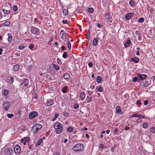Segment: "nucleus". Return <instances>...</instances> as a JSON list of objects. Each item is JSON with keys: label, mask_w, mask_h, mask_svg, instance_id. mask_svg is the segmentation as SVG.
Listing matches in <instances>:
<instances>
[{"label": "nucleus", "mask_w": 155, "mask_h": 155, "mask_svg": "<svg viewBox=\"0 0 155 155\" xmlns=\"http://www.w3.org/2000/svg\"><path fill=\"white\" fill-rule=\"evenodd\" d=\"M21 143H23L24 145H25L26 144V142L25 140H24L23 138L21 140Z\"/></svg>", "instance_id": "nucleus-45"}, {"label": "nucleus", "mask_w": 155, "mask_h": 155, "mask_svg": "<svg viewBox=\"0 0 155 155\" xmlns=\"http://www.w3.org/2000/svg\"><path fill=\"white\" fill-rule=\"evenodd\" d=\"M136 104L138 105H140L141 104L140 101L139 100H137L136 102Z\"/></svg>", "instance_id": "nucleus-57"}, {"label": "nucleus", "mask_w": 155, "mask_h": 155, "mask_svg": "<svg viewBox=\"0 0 155 155\" xmlns=\"http://www.w3.org/2000/svg\"><path fill=\"white\" fill-rule=\"evenodd\" d=\"M131 41L130 40H127L125 42L124 46L125 48H127L129 47V45L130 44Z\"/></svg>", "instance_id": "nucleus-20"}, {"label": "nucleus", "mask_w": 155, "mask_h": 155, "mask_svg": "<svg viewBox=\"0 0 155 155\" xmlns=\"http://www.w3.org/2000/svg\"><path fill=\"white\" fill-rule=\"evenodd\" d=\"M53 66L55 69L57 71L59 70L60 69L59 67L57 65L54 64L53 65Z\"/></svg>", "instance_id": "nucleus-33"}, {"label": "nucleus", "mask_w": 155, "mask_h": 155, "mask_svg": "<svg viewBox=\"0 0 155 155\" xmlns=\"http://www.w3.org/2000/svg\"><path fill=\"white\" fill-rule=\"evenodd\" d=\"M9 93V91L7 89H4L2 92V95L4 96H6V98H7V96Z\"/></svg>", "instance_id": "nucleus-14"}, {"label": "nucleus", "mask_w": 155, "mask_h": 155, "mask_svg": "<svg viewBox=\"0 0 155 155\" xmlns=\"http://www.w3.org/2000/svg\"><path fill=\"white\" fill-rule=\"evenodd\" d=\"M70 77V74L68 73H65L63 76L64 78L66 80L68 79Z\"/></svg>", "instance_id": "nucleus-22"}, {"label": "nucleus", "mask_w": 155, "mask_h": 155, "mask_svg": "<svg viewBox=\"0 0 155 155\" xmlns=\"http://www.w3.org/2000/svg\"><path fill=\"white\" fill-rule=\"evenodd\" d=\"M62 12L63 13L65 14V15H67L68 13V10L66 9H63Z\"/></svg>", "instance_id": "nucleus-38"}, {"label": "nucleus", "mask_w": 155, "mask_h": 155, "mask_svg": "<svg viewBox=\"0 0 155 155\" xmlns=\"http://www.w3.org/2000/svg\"><path fill=\"white\" fill-rule=\"evenodd\" d=\"M45 137H43L42 138L40 139L35 144V146L38 147L40 145L41 142L43 140H45Z\"/></svg>", "instance_id": "nucleus-13"}, {"label": "nucleus", "mask_w": 155, "mask_h": 155, "mask_svg": "<svg viewBox=\"0 0 155 155\" xmlns=\"http://www.w3.org/2000/svg\"><path fill=\"white\" fill-rule=\"evenodd\" d=\"M116 113H119L121 112V110L120 107L119 106H117L116 107Z\"/></svg>", "instance_id": "nucleus-24"}, {"label": "nucleus", "mask_w": 155, "mask_h": 155, "mask_svg": "<svg viewBox=\"0 0 155 155\" xmlns=\"http://www.w3.org/2000/svg\"><path fill=\"white\" fill-rule=\"evenodd\" d=\"M81 130L82 131L84 130H87V128L86 127H84V128L81 129Z\"/></svg>", "instance_id": "nucleus-59"}, {"label": "nucleus", "mask_w": 155, "mask_h": 155, "mask_svg": "<svg viewBox=\"0 0 155 155\" xmlns=\"http://www.w3.org/2000/svg\"><path fill=\"white\" fill-rule=\"evenodd\" d=\"M74 108L75 109H77V108H78L79 107V105L77 104H75L74 105Z\"/></svg>", "instance_id": "nucleus-54"}, {"label": "nucleus", "mask_w": 155, "mask_h": 155, "mask_svg": "<svg viewBox=\"0 0 155 155\" xmlns=\"http://www.w3.org/2000/svg\"><path fill=\"white\" fill-rule=\"evenodd\" d=\"M130 5L131 7H133L134 5V1L131 0L129 2Z\"/></svg>", "instance_id": "nucleus-34"}, {"label": "nucleus", "mask_w": 155, "mask_h": 155, "mask_svg": "<svg viewBox=\"0 0 155 155\" xmlns=\"http://www.w3.org/2000/svg\"><path fill=\"white\" fill-rule=\"evenodd\" d=\"M42 127L40 124H36L32 127V130L34 134H36L38 131Z\"/></svg>", "instance_id": "nucleus-3"}, {"label": "nucleus", "mask_w": 155, "mask_h": 155, "mask_svg": "<svg viewBox=\"0 0 155 155\" xmlns=\"http://www.w3.org/2000/svg\"><path fill=\"white\" fill-rule=\"evenodd\" d=\"M137 76L140 78V80H143L147 77V75L145 74H142L140 75V74H137Z\"/></svg>", "instance_id": "nucleus-15"}, {"label": "nucleus", "mask_w": 155, "mask_h": 155, "mask_svg": "<svg viewBox=\"0 0 155 155\" xmlns=\"http://www.w3.org/2000/svg\"><path fill=\"white\" fill-rule=\"evenodd\" d=\"M130 118H132L133 117H137L139 118H141V114H133L132 116H130Z\"/></svg>", "instance_id": "nucleus-19"}, {"label": "nucleus", "mask_w": 155, "mask_h": 155, "mask_svg": "<svg viewBox=\"0 0 155 155\" xmlns=\"http://www.w3.org/2000/svg\"><path fill=\"white\" fill-rule=\"evenodd\" d=\"M136 121L137 122L140 123L142 122V120L141 118H139Z\"/></svg>", "instance_id": "nucleus-49"}, {"label": "nucleus", "mask_w": 155, "mask_h": 155, "mask_svg": "<svg viewBox=\"0 0 155 155\" xmlns=\"http://www.w3.org/2000/svg\"><path fill=\"white\" fill-rule=\"evenodd\" d=\"M101 78L100 76H97V82L98 83H100L101 81Z\"/></svg>", "instance_id": "nucleus-31"}, {"label": "nucleus", "mask_w": 155, "mask_h": 155, "mask_svg": "<svg viewBox=\"0 0 155 155\" xmlns=\"http://www.w3.org/2000/svg\"><path fill=\"white\" fill-rule=\"evenodd\" d=\"M12 9L14 11H17L18 9L17 6L16 5H14Z\"/></svg>", "instance_id": "nucleus-40"}, {"label": "nucleus", "mask_w": 155, "mask_h": 155, "mask_svg": "<svg viewBox=\"0 0 155 155\" xmlns=\"http://www.w3.org/2000/svg\"><path fill=\"white\" fill-rule=\"evenodd\" d=\"M129 129H130V127H128L127 126L125 128V130H128Z\"/></svg>", "instance_id": "nucleus-64"}, {"label": "nucleus", "mask_w": 155, "mask_h": 155, "mask_svg": "<svg viewBox=\"0 0 155 155\" xmlns=\"http://www.w3.org/2000/svg\"><path fill=\"white\" fill-rule=\"evenodd\" d=\"M131 61H132L134 62L135 63H137L139 61V59L137 57H134L131 58Z\"/></svg>", "instance_id": "nucleus-17"}, {"label": "nucleus", "mask_w": 155, "mask_h": 155, "mask_svg": "<svg viewBox=\"0 0 155 155\" xmlns=\"http://www.w3.org/2000/svg\"><path fill=\"white\" fill-rule=\"evenodd\" d=\"M111 18V15H110V14L109 12H107L106 14V15L105 16V18L106 19H110Z\"/></svg>", "instance_id": "nucleus-23"}, {"label": "nucleus", "mask_w": 155, "mask_h": 155, "mask_svg": "<svg viewBox=\"0 0 155 155\" xmlns=\"http://www.w3.org/2000/svg\"><path fill=\"white\" fill-rule=\"evenodd\" d=\"M68 54L66 52H64L63 54V57L64 58H66L68 57Z\"/></svg>", "instance_id": "nucleus-35"}, {"label": "nucleus", "mask_w": 155, "mask_h": 155, "mask_svg": "<svg viewBox=\"0 0 155 155\" xmlns=\"http://www.w3.org/2000/svg\"><path fill=\"white\" fill-rule=\"evenodd\" d=\"M148 103V100H146L144 101L143 104L144 105H147Z\"/></svg>", "instance_id": "nucleus-53"}, {"label": "nucleus", "mask_w": 155, "mask_h": 155, "mask_svg": "<svg viewBox=\"0 0 155 155\" xmlns=\"http://www.w3.org/2000/svg\"><path fill=\"white\" fill-rule=\"evenodd\" d=\"M29 80L28 79H24L22 83L20 85V86L22 87H26L28 84Z\"/></svg>", "instance_id": "nucleus-8"}, {"label": "nucleus", "mask_w": 155, "mask_h": 155, "mask_svg": "<svg viewBox=\"0 0 155 155\" xmlns=\"http://www.w3.org/2000/svg\"><path fill=\"white\" fill-rule=\"evenodd\" d=\"M68 47L69 49H71V44L70 42H68Z\"/></svg>", "instance_id": "nucleus-51"}, {"label": "nucleus", "mask_w": 155, "mask_h": 155, "mask_svg": "<svg viewBox=\"0 0 155 155\" xmlns=\"http://www.w3.org/2000/svg\"><path fill=\"white\" fill-rule=\"evenodd\" d=\"M60 33V35L61 34V38L62 39H63L64 40L66 38V34L63 31H62V30H61Z\"/></svg>", "instance_id": "nucleus-18"}, {"label": "nucleus", "mask_w": 155, "mask_h": 155, "mask_svg": "<svg viewBox=\"0 0 155 155\" xmlns=\"http://www.w3.org/2000/svg\"><path fill=\"white\" fill-rule=\"evenodd\" d=\"M13 114H7V116L9 118H11L13 117Z\"/></svg>", "instance_id": "nucleus-44"}, {"label": "nucleus", "mask_w": 155, "mask_h": 155, "mask_svg": "<svg viewBox=\"0 0 155 155\" xmlns=\"http://www.w3.org/2000/svg\"><path fill=\"white\" fill-rule=\"evenodd\" d=\"M57 62L59 64H61L62 63L61 61L58 58L57 59Z\"/></svg>", "instance_id": "nucleus-52"}, {"label": "nucleus", "mask_w": 155, "mask_h": 155, "mask_svg": "<svg viewBox=\"0 0 155 155\" xmlns=\"http://www.w3.org/2000/svg\"><path fill=\"white\" fill-rule=\"evenodd\" d=\"M88 65L90 68H91L93 67V64L92 62H89L88 64Z\"/></svg>", "instance_id": "nucleus-55"}, {"label": "nucleus", "mask_w": 155, "mask_h": 155, "mask_svg": "<svg viewBox=\"0 0 155 155\" xmlns=\"http://www.w3.org/2000/svg\"><path fill=\"white\" fill-rule=\"evenodd\" d=\"M20 67L18 65H15L13 66V69L15 71H18Z\"/></svg>", "instance_id": "nucleus-26"}, {"label": "nucleus", "mask_w": 155, "mask_h": 155, "mask_svg": "<svg viewBox=\"0 0 155 155\" xmlns=\"http://www.w3.org/2000/svg\"><path fill=\"white\" fill-rule=\"evenodd\" d=\"M14 150L15 153L18 154L20 153L21 148L18 145H17L15 146L14 148Z\"/></svg>", "instance_id": "nucleus-7"}, {"label": "nucleus", "mask_w": 155, "mask_h": 155, "mask_svg": "<svg viewBox=\"0 0 155 155\" xmlns=\"http://www.w3.org/2000/svg\"><path fill=\"white\" fill-rule=\"evenodd\" d=\"M12 152V150L11 148L6 149L5 151L6 155H10Z\"/></svg>", "instance_id": "nucleus-10"}, {"label": "nucleus", "mask_w": 155, "mask_h": 155, "mask_svg": "<svg viewBox=\"0 0 155 155\" xmlns=\"http://www.w3.org/2000/svg\"><path fill=\"white\" fill-rule=\"evenodd\" d=\"M84 149V145L81 143L75 144L72 148V150L76 151H81Z\"/></svg>", "instance_id": "nucleus-2"}, {"label": "nucleus", "mask_w": 155, "mask_h": 155, "mask_svg": "<svg viewBox=\"0 0 155 155\" xmlns=\"http://www.w3.org/2000/svg\"><path fill=\"white\" fill-rule=\"evenodd\" d=\"M134 15V13H128L125 15V18L127 20L129 19Z\"/></svg>", "instance_id": "nucleus-12"}, {"label": "nucleus", "mask_w": 155, "mask_h": 155, "mask_svg": "<svg viewBox=\"0 0 155 155\" xmlns=\"http://www.w3.org/2000/svg\"><path fill=\"white\" fill-rule=\"evenodd\" d=\"M29 48H30L31 49L34 48V46L32 44L30 45H29Z\"/></svg>", "instance_id": "nucleus-58"}, {"label": "nucleus", "mask_w": 155, "mask_h": 155, "mask_svg": "<svg viewBox=\"0 0 155 155\" xmlns=\"http://www.w3.org/2000/svg\"><path fill=\"white\" fill-rule=\"evenodd\" d=\"M94 11V9L92 8H88V11L91 13H92Z\"/></svg>", "instance_id": "nucleus-42"}, {"label": "nucleus", "mask_w": 155, "mask_h": 155, "mask_svg": "<svg viewBox=\"0 0 155 155\" xmlns=\"http://www.w3.org/2000/svg\"><path fill=\"white\" fill-rule=\"evenodd\" d=\"M8 40L9 42H10L12 39V35L11 34L8 33Z\"/></svg>", "instance_id": "nucleus-29"}, {"label": "nucleus", "mask_w": 155, "mask_h": 155, "mask_svg": "<svg viewBox=\"0 0 155 155\" xmlns=\"http://www.w3.org/2000/svg\"><path fill=\"white\" fill-rule=\"evenodd\" d=\"M62 22L64 24H67V21L66 20H63Z\"/></svg>", "instance_id": "nucleus-63"}, {"label": "nucleus", "mask_w": 155, "mask_h": 155, "mask_svg": "<svg viewBox=\"0 0 155 155\" xmlns=\"http://www.w3.org/2000/svg\"><path fill=\"white\" fill-rule=\"evenodd\" d=\"M54 128L56 133L59 134L63 130L62 125L60 123H57L54 125Z\"/></svg>", "instance_id": "nucleus-1"}, {"label": "nucleus", "mask_w": 155, "mask_h": 155, "mask_svg": "<svg viewBox=\"0 0 155 155\" xmlns=\"http://www.w3.org/2000/svg\"><path fill=\"white\" fill-rule=\"evenodd\" d=\"M136 54L137 55L139 56L140 55V54L139 53V51H137L136 53Z\"/></svg>", "instance_id": "nucleus-62"}, {"label": "nucleus", "mask_w": 155, "mask_h": 155, "mask_svg": "<svg viewBox=\"0 0 155 155\" xmlns=\"http://www.w3.org/2000/svg\"><path fill=\"white\" fill-rule=\"evenodd\" d=\"M9 78H10V82L11 83H12L14 81V78L12 77H10Z\"/></svg>", "instance_id": "nucleus-56"}, {"label": "nucleus", "mask_w": 155, "mask_h": 155, "mask_svg": "<svg viewBox=\"0 0 155 155\" xmlns=\"http://www.w3.org/2000/svg\"><path fill=\"white\" fill-rule=\"evenodd\" d=\"M10 24V22L9 21H6L4 23V25L6 26H8Z\"/></svg>", "instance_id": "nucleus-43"}, {"label": "nucleus", "mask_w": 155, "mask_h": 155, "mask_svg": "<svg viewBox=\"0 0 155 155\" xmlns=\"http://www.w3.org/2000/svg\"><path fill=\"white\" fill-rule=\"evenodd\" d=\"M85 95L84 92L81 91V92L79 96V100L81 101H83L84 100Z\"/></svg>", "instance_id": "nucleus-9"}, {"label": "nucleus", "mask_w": 155, "mask_h": 155, "mask_svg": "<svg viewBox=\"0 0 155 155\" xmlns=\"http://www.w3.org/2000/svg\"><path fill=\"white\" fill-rule=\"evenodd\" d=\"M144 19L143 18H139L138 20V21L140 23H142L144 21Z\"/></svg>", "instance_id": "nucleus-39"}, {"label": "nucleus", "mask_w": 155, "mask_h": 155, "mask_svg": "<svg viewBox=\"0 0 155 155\" xmlns=\"http://www.w3.org/2000/svg\"><path fill=\"white\" fill-rule=\"evenodd\" d=\"M150 131L152 133H155V126L151 127L150 130Z\"/></svg>", "instance_id": "nucleus-32"}, {"label": "nucleus", "mask_w": 155, "mask_h": 155, "mask_svg": "<svg viewBox=\"0 0 155 155\" xmlns=\"http://www.w3.org/2000/svg\"><path fill=\"white\" fill-rule=\"evenodd\" d=\"M61 49L62 50H65L66 49L65 48V47L64 46H62L61 47Z\"/></svg>", "instance_id": "nucleus-61"}, {"label": "nucleus", "mask_w": 155, "mask_h": 155, "mask_svg": "<svg viewBox=\"0 0 155 155\" xmlns=\"http://www.w3.org/2000/svg\"><path fill=\"white\" fill-rule=\"evenodd\" d=\"M10 107V103L8 101H5L3 104V108L5 110H7Z\"/></svg>", "instance_id": "nucleus-5"}, {"label": "nucleus", "mask_w": 155, "mask_h": 155, "mask_svg": "<svg viewBox=\"0 0 155 155\" xmlns=\"http://www.w3.org/2000/svg\"><path fill=\"white\" fill-rule=\"evenodd\" d=\"M86 100L88 103L91 102L92 100V97H90L88 96H87L86 97Z\"/></svg>", "instance_id": "nucleus-25"}, {"label": "nucleus", "mask_w": 155, "mask_h": 155, "mask_svg": "<svg viewBox=\"0 0 155 155\" xmlns=\"http://www.w3.org/2000/svg\"><path fill=\"white\" fill-rule=\"evenodd\" d=\"M98 38H96L93 39L92 42V45L94 46H96L98 42Z\"/></svg>", "instance_id": "nucleus-16"}, {"label": "nucleus", "mask_w": 155, "mask_h": 155, "mask_svg": "<svg viewBox=\"0 0 155 155\" xmlns=\"http://www.w3.org/2000/svg\"><path fill=\"white\" fill-rule=\"evenodd\" d=\"M67 86H65L62 88V92L63 93H67Z\"/></svg>", "instance_id": "nucleus-30"}, {"label": "nucleus", "mask_w": 155, "mask_h": 155, "mask_svg": "<svg viewBox=\"0 0 155 155\" xmlns=\"http://www.w3.org/2000/svg\"><path fill=\"white\" fill-rule=\"evenodd\" d=\"M137 80H138V78L137 77H135L133 78V81L134 82H135L136 81H137Z\"/></svg>", "instance_id": "nucleus-46"}, {"label": "nucleus", "mask_w": 155, "mask_h": 155, "mask_svg": "<svg viewBox=\"0 0 155 155\" xmlns=\"http://www.w3.org/2000/svg\"><path fill=\"white\" fill-rule=\"evenodd\" d=\"M118 130L117 129H115L114 131V133L117 134L118 132Z\"/></svg>", "instance_id": "nucleus-60"}, {"label": "nucleus", "mask_w": 155, "mask_h": 155, "mask_svg": "<svg viewBox=\"0 0 155 155\" xmlns=\"http://www.w3.org/2000/svg\"><path fill=\"white\" fill-rule=\"evenodd\" d=\"M103 91V88L102 87H99L98 89V91L99 92H102Z\"/></svg>", "instance_id": "nucleus-50"}, {"label": "nucleus", "mask_w": 155, "mask_h": 155, "mask_svg": "<svg viewBox=\"0 0 155 155\" xmlns=\"http://www.w3.org/2000/svg\"><path fill=\"white\" fill-rule=\"evenodd\" d=\"M135 34L138 36V38L140 37V33L138 31H136L135 32Z\"/></svg>", "instance_id": "nucleus-48"}, {"label": "nucleus", "mask_w": 155, "mask_h": 155, "mask_svg": "<svg viewBox=\"0 0 155 155\" xmlns=\"http://www.w3.org/2000/svg\"><path fill=\"white\" fill-rule=\"evenodd\" d=\"M149 126V124L147 123H144L143 124L142 127L144 129L147 128Z\"/></svg>", "instance_id": "nucleus-21"}, {"label": "nucleus", "mask_w": 155, "mask_h": 155, "mask_svg": "<svg viewBox=\"0 0 155 155\" xmlns=\"http://www.w3.org/2000/svg\"><path fill=\"white\" fill-rule=\"evenodd\" d=\"M58 117V114L55 113L54 114L52 119V121H54L55 120H56L57 118Z\"/></svg>", "instance_id": "nucleus-27"}, {"label": "nucleus", "mask_w": 155, "mask_h": 155, "mask_svg": "<svg viewBox=\"0 0 155 155\" xmlns=\"http://www.w3.org/2000/svg\"><path fill=\"white\" fill-rule=\"evenodd\" d=\"M54 104L53 101L51 99H48L46 102V105L48 106H50Z\"/></svg>", "instance_id": "nucleus-11"}, {"label": "nucleus", "mask_w": 155, "mask_h": 155, "mask_svg": "<svg viewBox=\"0 0 155 155\" xmlns=\"http://www.w3.org/2000/svg\"><path fill=\"white\" fill-rule=\"evenodd\" d=\"M2 11L4 12V13L6 15H8L10 13V11L9 10H6L5 9H2Z\"/></svg>", "instance_id": "nucleus-28"}, {"label": "nucleus", "mask_w": 155, "mask_h": 155, "mask_svg": "<svg viewBox=\"0 0 155 155\" xmlns=\"http://www.w3.org/2000/svg\"><path fill=\"white\" fill-rule=\"evenodd\" d=\"M73 130V129L72 127H69L67 129L69 133H71L72 132Z\"/></svg>", "instance_id": "nucleus-37"}, {"label": "nucleus", "mask_w": 155, "mask_h": 155, "mask_svg": "<svg viewBox=\"0 0 155 155\" xmlns=\"http://www.w3.org/2000/svg\"><path fill=\"white\" fill-rule=\"evenodd\" d=\"M38 114L37 112L33 111L31 112L29 115V118L30 119H32L36 117Z\"/></svg>", "instance_id": "nucleus-6"}, {"label": "nucleus", "mask_w": 155, "mask_h": 155, "mask_svg": "<svg viewBox=\"0 0 155 155\" xmlns=\"http://www.w3.org/2000/svg\"><path fill=\"white\" fill-rule=\"evenodd\" d=\"M25 47L23 45H21L20 46L18 47V49L19 50H23L25 48Z\"/></svg>", "instance_id": "nucleus-41"}, {"label": "nucleus", "mask_w": 155, "mask_h": 155, "mask_svg": "<svg viewBox=\"0 0 155 155\" xmlns=\"http://www.w3.org/2000/svg\"><path fill=\"white\" fill-rule=\"evenodd\" d=\"M23 139L25 140L26 143L29 142L30 141V138L29 137H25L23 138Z\"/></svg>", "instance_id": "nucleus-36"}, {"label": "nucleus", "mask_w": 155, "mask_h": 155, "mask_svg": "<svg viewBox=\"0 0 155 155\" xmlns=\"http://www.w3.org/2000/svg\"><path fill=\"white\" fill-rule=\"evenodd\" d=\"M99 147L101 149H103L104 148H106V147H104V146L103 144H100Z\"/></svg>", "instance_id": "nucleus-47"}, {"label": "nucleus", "mask_w": 155, "mask_h": 155, "mask_svg": "<svg viewBox=\"0 0 155 155\" xmlns=\"http://www.w3.org/2000/svg\"><path fill=\"white\" fill-rule=\"evenodd\" d=\"M30 31L32 33L37 36H38L40 34L39 29L34 26L31 27Z\"/></svg>", "instance_id": "nucleus-4"}]
</instances>
